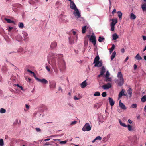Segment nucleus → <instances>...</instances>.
I'll return each mask as SVG.
<instances>
[{
  "label": "nucleus",
  "instance_id": "obj_1",
  "mask_svg": "<svg viewBox=\"0 0 146 146\" xmlns=\"http://www.w3.org/2000/svg\"><path fill=\"white\" fill-rule=\"evenodd\" d=\"M57 64V66L60 71L62 69H64L65 68V62L62 58L58 60Z\"/></svg>",
  "mask_w": 146,
  "mask_h": 146
},
{
  "label": "nucleus",
  "instance_id": "obj_2",
  "mask_svg": "<svg viewBox=\"0 0 146 146\" xmlns=\"http://www.w3.org/2000/svg\"><path fill=\"white\" fill-rule=\"evenodd\" d=\"M117 76L119 79V82H118V85L120 86H122L124 83V80L121 72H118Z\"/></svg>",
  "mask_w": 146,
  "mask_h": 146
},
{
  "label": "nucleus",
  "instance_id": "obj_3",
  "mask_svg": "<svg viewBox=\"0 0 146 146\" xmlns=\"http://www.w3.org/2000/svg\"><path fill=\"white\" fill-rule=\"evenodd\" d=\"M48 62L52 66L54 71L56 74H57L58 72V70L57 68V66L56 64L55 59L54 58H52L51 64L49 62Z\"/></svg>",
  "mask_w": 146,
  "mask_h": 146
},
{
  "label": "nucleus",
  "instance_id": "obj_4",
  "mask_svg": "<svg viewBox=\"0 0 146 146\" xmlns=\"http://www.w3.org/2000/svg\"><path fill=\"white\" fill-rule=\"evenodd\" d=\"M91 128L90 125L89 123H86L85 125L82 128V130L85 131H90L91 129Z\"/></svg>",
  "mask_w": 146,
  "mask_h": 146
},
{
  "label": "nucleus",
  "instance_id": "obj_5",
  "mask_svg": "<svg viewBox=\"0 0 146 146\" xmlns=\"http://www.w3.org/2000/svg\"><path fill=\"white\" fill-rule=\"evenodd\" d=\"M73 14L75 17L77 19L80 18L81 17V14L78 9L74 10Z\"/></svg>",
  "mask_w": 146,
  "mask_h": 146
},
{
  "label": "nucleus",
  "instance_id": "obj_6",
  "mask_svg": "<svg viewBox=\"0 0 146 146\" xmlns=\"http://www.w3.org/2000/svg\"><path fill=\"white\" fill-rule=\"evenodd\" d=\"M90 40L93 43L94 46H95L96 44V39L95 36L92 35L90 36Z\"/></svg>",
  "mask_w": 146,
  "mask_h": 146
},
{
  "label": "nucleus",
  "instance_id": "obj_7",
  "mask_svg": "<svg viewBox=\"0 0 146 146\" xmlns=\"http://www.w3.org/2000/svg\"><path fill=\"white\" fill-rule=\"evenodd\" d=\"M111 87V84L110 83L106 84H104L102 86V88L104 89H108Z\"/></svg>",
  "mask_w": 146,
  "mask_h": 146
},
{
  "label": "nucleus",
  "instance_id": "obj_8",
  "mask_svg": "<svg viewBox=\"0 0 146 146\" xmlns=\"http://www.w3.org/2000/svg\"><path fill=\"white\" fill-rule=\"evenodd\" d=\"M70 7L71 9L74 10L77 9L74 3L72 1H70Z\"/></svg>",
  "mask_w": 146,
  "mask_h": 146
},
{
  "label": "nucleus",
  "instance_id": "obj_9",
  "mask_svg": "<svg viewBox=\"0 0 146 146\" xmlns=\"http://www.w3.org/2000/svg\"><path fill=\"white\" fill-rule=\"evenodd\" d=\"M119 106L120 108L123 110H126L127 108L125 105L122 103L121 102V100H120L119 104Z\"/></svg>",
  "mask_w": 146,
  "mask_h": 146
},
{
  "label": "nucleus",
  "instance_id": "obj_10",
  "mask_svg": "<svg viewBox=\"0 0 146 146\" xmlns=\"http://www.w3.org/2000/svg\"><path fill=\"white\" fill-rule=\"evenodd\" d=\"M50 88H54L56 87V82L53 81L50 83Z\"/></svg>",
  "mask_w": 146,
  "mask_h": 146
},
{
  "label": "nucleus",
  "instance_id": "obj_11",
  "mask_svg": "<svg viewBox=\"0 0 146 146\" xmlns=\"http://www.w3.org/2000/svg\"><path fill=\"white\" fill-rule=\"evenodd\" d=\"M57 45V44L56 42H53L51 43L50 48L52 49H53L56 47Z\"/></svg>",
  "mask_w": 146,
  "mask_h": 146
},
{
  "label": "nucleus",
  "instance_id": "obj_12",
  "mask_svg": "<svg viewBox=\"0 0 146 146\" xmlns=\"http://www.w3.org/2000/svg\"><path fill=\"white\" fill-rule=\"evenodd\" d=\"M94 63L95 64L94 65V66L95 67L98 66V67H100L102 65V62L100 61H98Z\"/></svg>",
  "mask_w": 146,
  "mask_h": 146
},
{
  "label": "nucleus",
  "instance_id": "obj_13",
  "mask_svg": "<svg viewBox=\"0 0 146 146\" xmlns=\"http://www.w3.org/2000/svg\"><path fill=\"white\" fill-rule=\"evenodd\" d=\"M127 95V94H125L124 93V91L123 89H122L121 91L119 94L118 97L119 98H121L122 96H126Z\"/></svg>",
  "mask_w": 146,
  "mask_h": 146
},
{
  "label": "nucleus",
  "instance_id": "obj_14",
  "mask_svg": "<svg viewBox=\"0 0 146 146\" xmlns=\"http://www.w3.org/2000/svg\"><path fill=\"white\" fill-rule=\"evenodd\" d=\"M110 21H112V22L111 23L110 25H112V24H113L114 25H115L116 24L117 22V18L115 19H110Z\"/></svg>",
  "mask_w": 146,
  "mask_h": 146
},
{
  "label": "nucleus",
  "instance_id": "obj_15",
  "mask_svg": "<svg viewBox=\"0 0 146 146\" xmlns=\"http://www.w3.org/2000/svg\"><path fill=\"white\" fill-rule=\"evenodd\" d=\"M109 100L111 106H113L115 104V102L113 99L110 97L109 98Z\"/></svg>",
  "mask_w": 146,
  "mask_h": 146
},
{
  "label": "nucleus",
  "instance_id": "obj_16",
  "mask_svg": "<svg viewBox=\"0 0 146 146\" xmlns=\"http://www.w3.org/2000/svg\"><path fill=\"white\" fill-rule=\"evenodd\" d=\"M38 81L41 82L43 84H46L48 83V81L45 79L43 78L42 79H39Z\"/></svg>",
  "mask_w": 146,
  "mask_h": 146
},
{
  "label": "nucleus",
  "instance_id": "obj_17",
  "mask_svg": "<svg viewBox=\"0 0 146 146\" xmlns=\"http://www.w3.org/2000/svg\"><path fill=\"white\" fill-rule=\"evenodd\" d=\"M118 14V16L119 17V20H121L122 19V13L120 11L117 12Z\"/></svg>",
  "mask_w": 146,
  "mask_h": 146
},
{
  "label": "nucleus",
  "instance_id": "obj_18",
  "mask_svg": "<svg viewBox=\"0 0 146 146\" xmlns=\"http://www.w3.org/2000/svg\"><path fill=\"white\" fill-rule=\"evenodd\" d=\"M4 19L6 21L7 23H14L15 22L13 21H12L11 20V19L6 18H5Z\"/></svg>",
  "mask_w": 146,
  "mask_h": 146
},
{
  "label": "nucleus",
  "instance_id": "obj_19",
  "mask_svg": "<svg viewBox=\"0 0 146 146\" xmlns=\"http://www.w3.org/2000/svg\"><path fill=\"white\" fill-rule=\"evenodd\" d=\"M113 39L114 40H116L118 38L119 36L117 35L116 33H114L112 35Z\"/></svg>",
  "mask_w": 146,
  "mask_h": 146
},
{
  "label": "nucleus",
  "instance_id": "obj_20",
  "mask_svg": "<svg viewBox=\"0 0 146 146\" xmlns=\"http://www.w3.org/2000/svg\"><path fill=\"white\" fill-rule=\"evenodd\" d=\"M81 87L82 88H84L85 87L86 85V81H83L81 84Z\"/></svg>",
  "mask_w": 146,
  "mask_h": 146
},
{
  "label": "nucleus",
  "instance_id": "obj_21",
  "mask_svg": "<svg viewBox=\"0 0 146 146\" xmlns=\"http://www.w3.org/2000/svg\"><path fill=\"white\" fill-rule=\"evenodd\" d=\"M100 59V58L98 55L96 56L95 58L94 59V61L93 63H95L96 62H98L99 61V60Z\"/></svg>",
  "mask_w": 146,
  "mask_h": 146
},
{
  "label": "nucleus",
  "instance_id": "obj_22",
  "mask_svg": "<svg viewBox=\"0 0 146 146\" xmlns=\"http://www.w3.org/2000/svg\"><path fill=\"white\" fill-rule=\"evenodd\" d=\"M135 58L138 60H140L142 59V58L140 56L139 54H137Z\"/></svg>",
  "mask_w": 146,
  "mask_h": 146
},
{
  "label": "nucleus",
  "instance_id": "obj_23",
  "mask_svg": "<svg viewBox=\"0 0 146 146\" xmlns=\"http://www.w3.org/2000/svg\"><path fill=\"white\" fill-rule=\"evenodd\" d=\"M132 89L131 88H129L127 91V92L131 97L132 96Z\"/></svg>",
  "mask_w": 146,
  "mask_h": 146
},
{
  "label": "nucleus",
  "instance_id": "obj_24",
  "mask_svg": "<svg viewBox=\"0 0 146 146\" xmlns=\"http://www.w3.org/2000/svg\"><path fill=\"white\" fill-rule=\"evenodd\" d=\"M119 122L120 123V125H121L122 126L124 127H127V125L125 124L124 123L122 122L121 121V120L119 119Z\"/></svg>",
  "mask_w": 146,
  "mask_h": 146
},
{
  "label": "nucleus",
  "instance_id": "obj_25",
  "mask_svg": "<svg viewBox=\"0 0 146 146\" xmlns=\"http://www.w3.org/2000/svg\"><path fill=\"white\" fill-rule=\"evenodd\" d=\"M136 16H135L133 13H132L130 15V18L132 20H134L136 18Z\"/></svg>",
  "mask_w": 146,
  "mask_h": 146
},
{
  "label": "nucleus",
  "instance_id": "obj_26",
  "mask_svg": "<svg viewBox=\"0 0 146 146\" xmlns=\"http://www.w3.org/2000/svg\"><path fill=\"white\" fill-rule=\"evenodd\" d=\"M105 69L104 66H102L101 68V69L100 71V73L101 74L103 75L105 72Z\"/></svg>",
  "mask_w": 146,
  "mask_h": 146
},
{
  "label": "nucleus",
  "instance_id": "obj_27",
  "mask_svg": "<svg viewBox=\"0 0 146 146\" xmlns=\"http://www.w3.org/2000/svg\"><path fill=\"white\" fill-rule=\"evenodd\" d=\"M86 26H84L83 27H82V31L83 33H85L86 30Z\"/></svg>",
  "mask_w": 146,
  "mask_h": 146
},
{
  "label": "nucleus",
  "instance_id": "obj_28",
  "mask_svg": "<svg viewBox=\"0 0 146 146\" xmlns=\"http://www.w3.org/2000/svg\"><path fill=\"white\" fill-rule=\"evenodd\" d=\"M127 127L128 128V130L129 131H131L133 130L132 127L129 124L127 125Z\"/></svg>",
  "mask_w": 146,
  "mask_h": 146
},
{
  "label": "nucleus",
  "instance_id": "obj_29",
  "mask_svg": "<svg viewBox=\"0 0 146 146\" xmlns=\"http://www.w3.org/2000/svg\"><path fill=\"white\" fill-rule=\"evenodd\" d=\"M98 38V41L100 42H103V40L104 39V38L103 37L99 36Z\"/></svg>",
  "mask_w": 146,
  "mask_h": 146
},
{
  "label": "nucleus",
  "instance_id": "obj_30",
  "mask_svg": "<svg viewBox=\"0 0 146 146\" xmlns=\"http://www.w3.org/2000/svg\"><path fill=\"white\" fill-rule=\"evenodd\" d=\"M115 54L116 52L115 51H114L112 55L111 56V60H112L114 59L115 56Z\"/></svg>",
  "mask_w": 146,
  "mask_h": 146
},
{
  "label": "nucleus",
  "instance_id": "obj_31",
  "mask_svg": "<svg viewBox=\"0 0 146 146\" xmlns=\"http://www.w3.org/2000/svg\"><path fill=\"white\" fill-rule=\"evenodd\" d=\"M18 25L19 27L20 28H23L24 27V24L23 23L20 22Z\"/></svg>",
  "mask_w": 146,
  "mask_h": 146
},
{
  "label": "nucleus",
  "instance_id": "obj_32",
  "mask_svg": "<svg viewBox=\"0 0 146 146\" xmlns=\"http://www.w3.org/2000/svg\"><path fill=\"white\" fill-rule=\"evenodd\" d=\"M141 101L143 102H144L146 101V95H145L142 97Z\"/></svg>",
  "mask_w": 146,
  "mask_h": 146
},
{
  "label": "nucleus",
  "instance_id": "obj_33",
  "mask_svg": "<svg viewBox=\"0 0 146 146\" xmlns=\"http://www.w3.org/2000/svg\"><path fill=\"white\" fill-rule=\"evenodd\" d=\"M94 95L95 96H99L100 95V93L99 91H96L95 92Z\"/></svg>",
  "mask_w": 146,
  "mask_h": 146
},
{
  "label": "nucleus",
  "instance_id": "obj_34",
  "mask_svg": "<svg viewBox=\"0 0 146 146\" xmlns=\"http://www.w3.org/2000/svg\"><path fill=\"white\" fill-rule=\"evenodd\" d=\"M142 8L143 11L146 10V3L142 5Z\"/></svg>",
  "mask_w": 146,
  "mask_h": 146
},
{
  "label": "nucleus",
  "instance_id": "obj_35",
  "mask_svg": "<svg viewBox=\"0 0 146 146\" xmlns=\"http://www.w3.org/2000/svg\"><path fill=\"white\" fill-rule=\"evenodd\" d=\"M6 112V110L5 109L1 108L0 110V112L1 113H3Z\"/></svg>",
  "mask_w": 146,
  "mask_h": 146
},
{
  "label": "nucleus",
  "instance_id": "obj_36",
  "mask_svg": "<svg viewBox=\"0 0 146 146\" xmlns=\"http://www.w3.org/2000/svg\"><path fill=\"white\" fill-rule=\"evenodd\" d=\"M29 108V107L27 104H26L25 105V108L24 109L25 111H27L28 110Z\"/></svg>",
  "mask_w": 146,
  "mask_h": 146
},
{
  "label": "nucleus",
  "instance_id": "obj_37",
  "mask_svg": "<svg viewBox=\"0 0 146 146\" xmlns=\"http://www.w3.org/2000/svg\"><path fill=\"white\" fill-rule=\"evenodd\" d=\"M4 145L3 141L2 139H0V146H3Z\"/></svg>",
  "mask_w": 146,
  "mask_h": 146
},
{
  "label": "nucleus",
  "instance_id": "obj_38",
  "mask_svg": "<svg viewBox=\"0 0 146 146\" xmlns=\"http://www.w3.org/2000/svg\"><path fill=\"white\" fill-rule=\"evenodd\" d=\"M115 46L114 45H113L110 48V53H111L112 52H113V50L115 48Z\"/></svg>",
  "mask_w": 146,
  "mask_h": 146
},
{
  "label": "nucleus",
  "instance_id": "obj_39",
  "mask_svg": "<svg viewBox=\"0 0 146 146\" xmlns=\"http://www.w3.org/2000/svg\"><path fill=\"white\" fill-rule=\"evenodd\" d=\"M113 24H112V25H110L111 26V30L112 31H113L114 30L115 25H114Z\"/></svg>",
  "mask_w": 146,
  "mask_h": 146
},
{
  "label": "nucleus",
  "instance_id": "obj_40",
  "mask_svg": "<svg viewBox=\"0 0 146 146\" xmlns=\"http://www.w3.org/2000/svg\"><path fill=\"white\" fill-rule=\"evenodd\" d=\"M137 106V104H132L131 107V108H136Z\"/></svg>",
  "mask_w": 146,
  "mask_h": 146
},
{
  "label": "nucleus",
  "instance_id": "obj_41",
  "mask_svg": "<svg viewBox=\"0 0 146 146\" xmlns=\"http://www.w3.org/2000/svg\"><path fill=\"white\" fill-rule=\"evenodd\" d=\"M110 76V74L109 72L108 71H107L106 72V75H105V77L106 78H108Z\"/></svg>",
  "mask_w": 146,
  "mask_h": 146
},
{
  "label": "nucleus",
  "instance_id": "obj_42",
  "mask_svg": "<svg viewBox=\"0 0 146 146\" xmlns=\"http://www.w3.org/2000/svg\"><path fill=\"white\" fill-rule=\"evenodd\" d=\"M16 85L21 90L23 91H24V89L22 86H20L18 84H17Z\"/></svg>",
  "mask_w": 146,
  "mask_h": 146
},
{
  "label": "nucleus",
  "instance_id": "obj_43",
  "mask_svg": "<svg viewBox=\"0 0 146 146\" xmlns=\"http://www.w3.org/2000/svg\"><path fill=\"white\" fill-rule=\"evenodd\" d=\"M33 74V76L35 78L36 80L37 81H38L39 79L36 76V75L35 74V73H34Z\"/></svg>",
  "mask_w": 146,
  "mask_h": 146
},
{
  "label": "nucleus",
  "instance_id": "obj_44",
  "mask_svg": "<svg viewBox=\"0 0 146 146\" xmlns=\"http://www.w3.org/2000/svg\"><path fill=\"white\" fill-rule=\"evenodd\" d=\"M111 78H106V82H109V81H111Z\"/></svg>",
  "mask_w": 146,
  "mask_h": 146
},
{
  "label": "nucleus",
  "instance_id": "obj_45",
  "mask_svg": "<svg viewBox=\"0 0 146 146\" xmlns=\"http://www.w3.org/2000/svg\"><path fill=\"white\" fill-rule=\"evenodd\" d=\"M102 139V138L100 136H98L95 138V140H101Z\"/></svg>",
  "mask_w": 146,
  "mask_h": 146
},
{
  "label": "nucleus",
  "instance_id": "obj_46",
  "mask_svg": "<svg viewBox=\"0 0 146 146\" xmlns=\"http://www.w3.org/2000/svg\"><path fill=\"white\" fill-rule=\"evenodd\" d=\"M106 93L105 92H103L102 94V95L103 97H105L106 96Z\"/></svg>",
  "mask_w": 146,
  "mask_h": 146
},
{
  "label": "nucleus",
  "instance_id": "obj_47",
  "mask_svg": "<svg viewBox=\"0 0 146 146\" xmlns=\"http://www.w3.org/2000/svg\"><path fill=\"white\" fill-rule=\"evenodd\" d=\"M67 142V141H60V143L61 144H65Z\"/></svg>",
  "mask_w": 146,
  "mask_h": 146
},
{
  "label": "nucleus",
  "instance_id": "obj_48",
  "mask_svg": "<svg viewBox=\"0 0 146 146\" xmlns=\"http://www.w3.org/2000/svg\"><path fill=\"white\" fill-rule=\"evenodd\" d=\"M36 131H37V132H40L41 131V129H40L39 128H36Z\"/></svg>",
  "mask_w": 146,
  "mask_h": 146
},
{
  "label": "nucleus",
  "instance_id": "obj_49",
  "mask_svg": "<svg viewBox=\"0 0 146 146\" xmlns=\"http://www.w3.org/2000/svg\"><path fill=\"white\" fill-rule=\"evenodd\" d=\"M29 3L31 4H34V1L31 0H29Z\"/></svg>",
  "mask_w": 146,
  "mask_h": 146
},
{
  "label": "nucleus",
  "instance_id": "obj_50",
  "mask_svg": "<svg viewBox=\"0 0 146 146\" xmlns=\"http://www.w3.org/2000/svg\"><path fill=\"white\" fill-rule=\"evenodd\" d=\"M77 123V121H74L72 122V123H71V125H73L76 124Z\"/></svg>",
  "mask_w": 146,
  "mask_h": 146
},
{
  "label": "nucleus",
  "instance_id": "obj_51",
  "mask_svg": "<svg viewBox=\"0 0 146 146\" xmlns=\"http://www.w3.org/2000/svg\"><path fill=\"white\" fill-rule=\"evenodd\" d=\"M20 142L21 143L20 144H21V145L22 143H25V141L22 140H20Z\"/></svg>",
  "mask_w": 146,
  "mask_h": 146
},
{
  "label": "nucleus",
  "instance_id": "obj_52",
  "mask_svg": "<svg viewBox=\"0 0 146 146\" xmlns=\"http://www.w3.org/2000/svg\"><path fill=\"white\" fill-rule=\"evenodd\" d=\"M27 71L29 72L31 74H33L34 73L32 71H31L29 69H28L27 70Z\"/></svg>",
  "mask_w": 146,
  "mask_h": 146
},
{
  "label": "nucleus",
  "instance_id": "obj_53",
  "mask_svg": "<svg viewBox=\"0 0 146 146\" xmlns=\"http://www.w3.org/2000/svg\"><path fill=\"white\" fill-rule=\"evenodd\" d=\"M46 70H48V72L50 71V69L48 66H46Z\"/></svg>",
  "mask_w": 146,
  "mask_h": 146
},
{
  "label": "nucleus",
  "instance_id": "obj_54",
  "mask_svg": "<svg viewBox=\"0 0 146 146\" xmlns=\"http://www.w3.org/2000/svg\"><path fill=\"white\" fill-rule=\"evenodd\" d=\"M51 145V144L49 143L48 142H46L45 143L44 146L49 145Z\"/></svg>",
  "mask_w": 146,
  "mask_h": 146
},
{
  "label": "nucleus",
  "instance_id": "obj_55",
  "mask_svg": "<svg viewBox=\"0 0 146 146\" xmlns=\"http://www.w3.org/2000/svg\"><path fill=\"white\" fill-rule=\"evenodd\" d=\"M116 10L115 9H114L113 11L112 12V14H114V13L115 12H116Z\"/></svg>",
  "mask_w": 146,
  "mask_h": 146
},
{
  "label": "nucleus",
  "instance_id": "obj_56",
  "mask_svg": "<svg viewBox=\"0 0 146 146\" xmlns=\"http://www.w3.org/2000/svg\"><path fill=\"white\" fill-rule=\"evenodd\" d=\"M142 37H143V40H146V36H142Z\"/></svg>",
  "mask_w": 146,
  "mask_h": 146
},
{
  "label": "nucleus",
  "instance_id": "obj_57",
  "mask_svg": "<svg viewBox=\"0 0 146 146\" xmlns=\"http://www.w3.org/2000/svg\"><path fill=\"white\" fill-rule=\"evenodd\" d=\"M103 75V74H101L100 73V74L98 76L97 79H98L99 78H100V77L102 76Z\"/></svg>",
  "mask_w": 146,
  "mask_h": 146
},
{
  "label": "nucleus",
  "instance_id": "obj_58",
  "mask_svg": "<svg viewBox=\"0 0 146 146\" xmlns=\"http://www.w3.org/2000/svg\"><path fill=\"white\" fill-rule=\"evenodd\" d=\"M134 69L135 70L137 69V66L136 64H135L134 65Z\"/></svg>",
  "mask_w": 146,
  "mask_h": 146
},
{
  "label": "nucleus",
  "instance_id": "obj_59",
  "mask_svg": "<svg viewBox=\"0 0 146 146\" xmlns=\"http://www.w3.org/2000/svg\"><path fill=\"white\" fill-rule=\"evenodd\" d=\"M74 98L75 100H78L80 99V98H78L76 96H74Z\"/></svg>",
  "mask_w": 146,
  "mask_h": 146
},
{
  "label": "nucleus",
  "instance_id": "obj_60",
  "mask_svg": "<svg viewBox=\"0 0 146 146\" xmlns=\"http://www.w3.org/2000/svg\"><path fill=\"white\" fill-rule=\"evenodd\" d=\"M129 58L128 56H127L126 59H125V60H124V61L125 62H126L129 59Z\"/></svg>",
  "mask_w": 146,
  "mask_h": 146
},
{
  "label": "nucleus",
  "instance_id": "obj_61",
  "mask_svg": "<svg viewBox=\"0 0 146 146\" xmlns=\"http://www.w3.org/2000/svg\"><path fill=\"white\" fill-rule=\"evenodd\" d=\"M121 51L122 53H123L125 52V50L124 48H122L121 50Z\"/></svg>",
  "mask_w": 146,
  "mask_h": 146
},
{
  "label": "nucleus",
  "instance_id": "obj_62",
  "mask_svg": "<svg viewBox=\"0 0 146 146\" xmlns=\"http://www.w3.org/2000/svg\"><path fill=\"white\" fill-rule=\"evenodd\" d=\"M128 121L130 124H131L132 123V121L130 119H129L128 120Z\"/></svg>",
  "mask_w": 146,
  "mask_h": 146
},
{
  "label": "nucleus",
  "instance_id": "obj_63",
  "mask_svg": "<svg viewBox=\"0 0 146 146\" xmlns=\"http://www.w3.org/2000/svg\"><path fill=\"white\" fill-rule=\"evenodd\" d=\"M13 27H9V30H11L13 29Z\"/></svg>",
  "mask_w": 146,
  "mask_h": 146
},
{
  "label": "nucleus",
  "instance_id": "obj_64",
  "mask_svg": "<svg viewBox=\"0 0 146 146\" xmlns=\"http://www.w3.org/2000/svg\"><path fill=\"white\" fill-rule=\"evenodd\" d=\"M144 110L145 112H146V106H145L144 108Z\"/></svg>",
  "mask_w": 146,
  "mask_h": 146
}]
</instances>
